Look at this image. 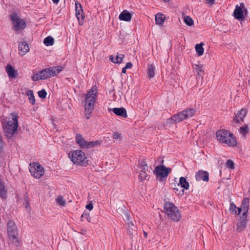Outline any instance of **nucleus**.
Here are the masks:
<instances>
[{
	"instance_id": "1",
	"label": "nucleus",
	"mask_w": 250,
	"mask_h": 250,
	"mask_svg": "<svg viewBox=\"0 0 250 250\" xmlns=\"http://www.w3.org/2000/svg\"><path fill=\"white\" fill-rule=\"evenodd\" d=\"M97 88L94 85L87 92L85 95L84 115L86 119H89L91 117L92 111H93L96 100L97 97Z\"/></svg>"
},
{
	"instance_id": "2",
	"label": "nucleus",
	"mask_w": 250,
	"mask_h": 250,
	"mask_svg": "<svg viewBox=\"0 0 250 250\" xmlns=\"http://www.w3.org/2000/svg\"><path fill=\"white\" fill-rule=\"evenodd\" d=\"M216 137L220 143L227 144L229 146L234 147L237 145L236 137L227 129L218 130L216 133Z\"/></svg>"
},
{
	"instance_id": "3",
	"label": "nucleus",
	"mask_w": 250,
	"mask_h": 250,
	"mask_svg": "<svg viewBox=\"0 0 250 250\" xmlns=\"http://www.w3.org/2000/svg\"><path fill=\"white\" fill-rule=\"evenodd\" d=\"M164 209L167 218L174 222L180 221L181 215L178 208L172 203L167 201L164 204Z\"/></svg>"
},
{
	"instance_id": "4",
	"label": "nucleus",
	"mask_w": 250,
	"mask_h": 250,
	"mask_svg": "<svg viewBox=\"0 0 250 250\" xmlns=\"http://www.w3.org/2000/svg\"><path fill=\"white\" fill-rule=\"evenodd\" d=\"M13 118L11 121L2 123V127L5 135L7 138L11 137L17 130L18 126V116L11 114Z\"/></svg>"
},
{
	"instance_id": "5",
	"label": "nucleus",
	"mask_w": 250,
	"mask_h": 250,
	"mask_svg": "<svg viewBox=\"0 0 250 250\" xmlns=\"http://www.w3.org/2000/svg\"><path fill=\"white\" fill-rule=\"evenodd\" d=\"M68 157L73 163L85 167L88 164V160L85 153L81 150H76L70 151L68 153Z\"/></svg>"
},
{
	"instance_id": "6",
	"label": "nucleus",
	"mask_w": 250,
	"mask_h": 250,
	"mask_svg": "<svg viewBox=\"0 0 250 250\" xmlns=\"http://www.w3.org/2000/svg\"><path fill=\"white\" fill-rule=\"evenodd\" d=\"M10 18L12 23L13 29L15 31L22 30L26 28V22L23 19L19 17L16 12H13L10 14Z\"/></svg>"
},
{
	"instance_id": "7",
	"label": "nucleus",
	"mask_w": 250,
	"mask_h": 250,
	"mask_svg": "<svg viewBox=\"0 0 250 250\" xmlns=\"http://www.w3.org/2000/svg\"><path fill=\"white\" fill-rule=\"evenodd\" d=\"M75 140L77 144H78L82 148H90L94 147L96 146H100L102 143L101 141L88 142L85 140L81 134L79 133L76 134Z\"/></svg>"
},
{
	"instance_id": "8",
	"label": "nucleus",
	"mask_w": 250,
	"mask_h": 250,
	"mask_svg": "<svg viewBox=\"0 0 250 250\" xmlns=\"http://www.w3.org/2000/svg\"><path fill=\"white\" fill-rule=\"evenodd\" d=\"M63 67L61 65L46 68L40 71L43 80L47 79L59 74L63 70Z\"/></svg>"
},
{
	"instance_id": "9",
	"label": "nucleus",
	"mask_w": 250,
	"mask_h": 250,
	"mask_svg": "<svg viewBox=\"0 0 250 250\" xmlns=\"http://www.w3.org/2000/svg\"><path fill=\"white\" fill-rule=\"evenodd\" d=\"M7 232L8 237L13 243L18 242V230L15 222L11 220L7 223Z\"/></svg>"
},
{
	"instance_id": "10",
	"label": "nucleus",
	"mask_w": 250,
	"mask_h": 250,
	"mask_svg": "<svg viewBox=\"0 0 250 250\" xmlns=\"http://www.w3.org/2000/svg\"><path fill=\"white\" fill-rule=\"evenodd\" d=\"M32 165L33 166H31V164L30 165L29 171L34 177L39 179L44 174V168L41 165L36 162L33 163Z\"/></svg>"
},
{
	"instance_id": "11",
	"label": "nucleus",
	"mask_w": 250,
	"mask_h": 250,
	"mask_svg": "<svg viewBox=\"0 0 250 250\" xmlns=\"http://www.w3.org/2000/svg\"><path fill=\"white\" fill-rule=\"evenodd\" d=\"M244 13L245 15H247L248 10L245 7L244 3L241 2L239 5L237 4L235 6L233 16L235 19L242 20L245 18Z\"/></svg>"
},
{
	"instance_id": "12",
	"label": "nucleus",
	"mask_w": 250,
	"mask_h": 250,
	"mask_svg": "<svg viewBox=\"0 0 250 250\" xmlns=\"http://www.w3.org/2000/svg\"><path fill=\"white\" fill-rule=\"evenodd\" d=\"M171 170L172 169L170 167H166L164 165H160L155 167L154 173L156 176L160 177V181H162V178L167 177Z\"/></svg>"
},
{
	"instance_id": "13",
	"label": "nucleus",
	"mask_w": 250,
	"mask_h": 250,
	"mask_svg": "<svg viewBox=\"0 0 250 250\" xmlns=\"http://www.w3.org/2000/svg\"><path fill=\"white\" fill-rule=\"evenodd\" d=\"M76 15L80 25H83L84 21L85 16L83 13L82 4L77 0L75 1Z\"/></svg>"
},
{
	"instance_id": "14",
	"label": "nucleus",
	"mask_w": 250,
	"mask_h": 250,
	"mask_svg": "<svg viewBox=\"0 0 250 250\" xmlns=\"http://www.w3.org/2000/svg\"><path fill=\"white\" fill-rule=\"evenodd\" d=\"M186 119H187L186 114L183 113V111H182L174 115L168 120L170 124H174L177 123H180Z\"/></svg>"
},
{
	"instance_id": "15",
	"label": "nucleus",
	"mask_w": 250,
	"mask_h": 250,
	"mask_svg": "<svg viewBox=\"0 0 250 250\" xmlns=\"http://www.w3.org/2000/svg\"><path fill=\"white\" fill-rule=\"evenodd\" d=\"M247 114V111L245 109H241L238 111L233 118V121L235 124H241V122H244V119Z\"/></svg>"
},
{
	"instance_id": "16",
	"label": "nucleus",
	"mask_w": 250,
	"mask_h": 250,
	"mask_svg": "<svg viewBox=\"0 0 250 250\" xmlns=\"http://www.w3.org/2000/svg\"><path fill=\"white\" fill-rule=\"evenodd\" d=\"M195 177L197 181L202 180L203 181L208 182L209 180L208 172L206 171H199L196 173Z\"/></svg>"
},
{
	"instance_id": "17",
	"label": "nucleus",
	"mask_w": 250,
	"mask_h": 250,
	"mask_svg": "<svg viewBox=\"0 0 250 250\" xmlns=\"http://www.w3.org/2000/svg\"><path fill=\"white\" fill-rule=\"evenodd\" d=\"M5 71L10 78H16L18 76L17 70L12 65L8 64L5 67Z\"/></svg>"
},
{
	"instance_id": "18",
	"label": "nucleus",
	"mask_w": 250,
	"mask_h": 250,
	"mask_svg": "<svg viewBox=\"0 0 250 250\" xmlns=\"http://www.w3.org/2000/svg\"><path fill=\"white\" fill-rule=\"evenodd\" d=\"M247 215L244 216L242 215L240 217V221L237 224V231L241 232L246 228V224L247 222Z\"/></svg>"
},
{
	"instance_id": "19",
	"label": "nucleus",
	"mask_w": 250,
	"mask_h": 250,
	"mask_svg": "<svg viewBox=\"0 0 250 250\" xmlns=\"http://www.w3.org/2000/svg\"><path fill=\"white\" fill-rule=\"evenodd\" d=\"M117 116L126 118L127 117L126 110L124 107H115L111 109Z\"/></svg>"
},
{
	"instance_id": "20",
	"label": "nucleus",
	"mask_w": 250,
	"mask_h": 250,
	"mask_svg": "<svg viewBox=\"0 0 250 250\" xmlns=\"http://www.w3.org/2000/svg\"><path fill=\"white\" fill-rule=\"evenodd\" d=\"M119 18L121 21H130L132 18V15L127 10H124L119 15Z\"/></svg>"
},
{
	"instance_id": "21",
	"label": "nucleus",
	"mask_w": 250,
	"mask_h": 250,
	"mask_svg": "<svg viewBox=\"0 0 250 250\" xmlns=\"http://www.w3.org/2000/svg\"><path fill=\"white\" fill-rule=\"evenodd\" d=\"M249 203H250V200L249 198H245L243 200L242 204H241V207L243 208V213L242 215L243 216L245 215H247V212H248V210L249 209Z\"/></svg>"
},
{
	"instance_id": "22",
	"label": "nucleus",
	"mask_w": 250,
	"mask_h": 250,
	"mask_svg": "<svg viewBox=\"0 0 250 250\" xmlns=\"http://www.w3.org/2000/svg\"><path fill=\"white\" fill-rule=\"evenodd\" d=\"M177 186H181V188L184 189L182 190L181 194H183L184 192V189H188L189 188V183L187 181L186 179L184 177H181L179 179V183L177 184Z\"/></svg>"
},
{
	"instance_id": "23",
	"label": "nucleus",
	"mask_w": 250,
	"mask_h": 250,
	"mask_svg": "<svg viewBox=\"0 0 250 250\" xmlns=\"http://www.w3.org/2000/svg\"><path fill=\"white\" fill-rule=\"evenodd\" d=\"M19 50L22 53L21 55H24L29 50L28 44L25 42H22L19 43L18 46Z\"/></svg>"
},
{
	"instance_id": "24",
	"label": "nucleus",
	"mask_w": 250,
	"mask_h": 250,
	"mask_svg": "<svg viewBox=\"0 0 250 250\" xmlns=\"http://www.w3.org/2000/svg\"><path fill=\"white\" fill-rule=\"evenodd\" d=\"M193 71L199 77H201L202 79H203L202 72H204V71L203 70V66L201 64H194L193 65Z\"/></svg>"
},
{
	"instance_id": "25",
	"label": "nucleus",
	"mask_w": 250,
	"mask_h": 250,
	"mask_svg": "<svg viewBox=\"0 0 250 250\" xmlns=\"http://www.w3.org/2000/svg\"><path fill=\"white\" fill-rule=\"evenodd\" d=\"M147 73L149 79L154 77L155 75V66L153 64H147Z\"/></svg>"
},
{
	"instance_id": "26",
	"label": "nucleus",
	"mask_w": 250,
	"mask_h": 250,
	"mask_svg": "<svg viewBox=\"0 0 250 250\" xmlns=\"http://www.w3.org/2000/svg\"><path fill=\"white\" fill-rule=\"evenodd\" d=\"M165 16L161 13H159L155 15V21L157 24H162L165 20Z\"/></svg>"
},
{
	"instance_id": "27",
	"label": "nucleus",
	"mask_w": 250,
	"mask_h": 250,
	"mask_svg": "<svg viewBox=\"0 0 250 250\" xmlns=\"http://www.w3.org/2000/svg\"><path fill=\"white\" fill-rule=\"evenodd\" d=\"M239 132L241 135H242V137L244 139L246 138L247 134L249 132V129L248 126V125L245 124L244 126H242L240 127L239 129Z\"/></svg>"
},
{
	"instance_id": "28",
	"label": "nucleus",
	"mask_w": 250,
	"mask_h": 250,
	"mask_svg": "<svg viewBox=\"0 0 250 250\" xmlns=\"http://www.w3.org/2000/svg\"><path fill=\"white\" fill-rule=\"evenodd\" d=\"M204 43L203 42H201L200 43H198L196 44L195 45V50L198 56H202L204 54V49L203 47Z\"/></svg>"
},
{
	"instance_id": "29",
	"label": "nucleus",
	"mask_w": 250,
	"mask_h": 250,
	"mask_svg": "<svg viewBox=\"0 0 250 250\" xmlns=\"http://www.w3.org/2000/svg\"><path fill=\"white\" fill-rule=\"evenodd\" d=\"M26 94L29 97V100L31 104L32 105L35 104L36 101L33 91L32 90H28L26 92Z\"/></svg>"
},
{
	"instance_id": "30",
	"label": "nucleus",
	"mask_w": 250,
	"mask_h": 250,
	"mask_svg": "<svg viewBox=\"0 0 250 250\" xmlns=\"http://www.w3.org/2000/svg\"><path fill=\"white\" fill-rule=\"evenodd\" d=\"M183 111V113L186 114L187 119L192 117L195 113V109L193 108H187Z\"/></svg>"
},
{
	"instance_id": "31",
	"label": "nucleus",
	"mask_w": 250,
	"mask_h": 250,
	"mask_svg": "<svg viewBox=\"0 0 250 250\" xmlns=\"http://www.w3.org/2000/svg\"><path fill=\"white\" fill-rule=\"evenodd\" d=\"M54 42V40L51 36L46 37L43 41V43L46 46H51Z\"/></svg>"
},
{
	"instance_id": "32",
	"label": "nucleus",
	"mask_w": 250,
	"mask_h": 250,
	"mask_svg": "<svg viewBox=\"0 0 250 250\" xmlns=\"http://www.w3.org/2000/svg\"><path fill=\"white\" fill-rule=\"evenodd\" d=\"M237 207L233 203H231L230 204V206L229 208V211L232 214H237V211L236 210Z\"/></svg>"
},
{
	"instance_id": "33",
	"label": "nucleus",
	"mask_w": 250,
	"mask_h": 250,
	"mask_svg": "<svg viewBox=\"0 0 250 250\" xmlns=\"http://www.w3.org/2000/svg\"><path fill=\"white\" fill-rule=\"evenodd\" d=\"M184 21L185 23L188 26H191L194 24V21L192 19L188 16L185 17Z\"/></svg>"
},
{
	"instance_id": "34",
	"label": "nucleus",
	"mask_w": 250,
	"mask_h": 250,
	"mask_svg": "<svg viewBox=\"0 0 250 250\" xmlns=\"http://www.w3.org/2000/svg\"><path fill=\"white\" fill-rule=\"evenodd\" d=\"M32 80L33 81H37L39 80H43V78L42 76V75L40 74V71H39L36 74L33 75V76L32 77Z\"/></svg>"
},
{
	"instance_id": "35",
	"label": "nucleus",
	"mask_w": 250,
	"mask_h": 250,
	"mask_svg": "<svg viewBox=\"0 0 250 250\" xmlns=\"http://www.w3.org/2000/svg\"><path fill=\"white\" fill-rule=\"evenodd\" d=\"M32 80L33 81H37L39 80H43V78L42 76V75L40 74V71H39L36 74L33 75V76L32 77Z\"/></svg>"
},
{
	"instance_id": "36",
	"label": "nucleus",
	"mask_w": 250,
	"mask_h": 250,
	"mask_svg": "<svg viewBox=\"0 0 250 250\" xmlns=\"http://www.w3.org/2000/svg\"><path fill=\"white\" fill-rule=\"evenodd\" d=\"M125 56L124 54H120L117 55L116 58H115V62H114V63H121L123 60V58H124Z\"/></svg>"
},
{
	"instance_id": "37",
	"label": "nucleus",
	"mask_w": 250,
	"mask_h": 250,
	"mask_svg": "<svg viewBox=\"0 0 250 250\" xmlns=\"http://www.w3.org/2000/svg\"><path fill=\"white\" fill-rule=\"evenodd\" d=\"M83 218H85L88 222H90L91 218L89 215V213L85 211L83 213L81 216V220L83 221Z\"/></svg>"
},
{
	"instance_id": "38",
	"label": "nucleus",
	"mask_w": 250,
	"mask_h": 250,
	"mask_svg": "<svg viewBox=\"0 0 250 250\" xmlns=\"http://www.w3.org/2000/svg\"><path fill=\"white\" fill-rule=\"evenodd\" d=\"M38 95L40 98L45 99L47 95V92L45 89H42L38 92Z\"/></svg>"
},
{
	"instance_id": "39",
	"label": "nucleus",
	"mask_w": 250,
	"mask_h": 250,
	"mask_svg": "<svg viewBox=\"0 0 250 250\" xmlns=\"http://www.w3.org/2000/svg\"><path fill=\"white\" fill-rule=\"evenodd\" d=\"M226 166L230 168V169H234V163L231 160H228L226 162Z\"/></svg>"
},
{
	"instance_id": "40",
	"label": "nucleus",
	"mask_w": 250,
	"mask_h": 250,
	"mask_svg": "<svg viewBox=\"0 0 250 250\" xmlns=\"http://www.w3.org/2000/svg\"><path fill=\"white\" fill-rule=\"evenodd\" d=\"M57 203L61 206H64L65 205V201L64 200L63 197L59 196L57 199Z\"/></svg>"
},
{
	"instance_id": "41",
	"label": "nucleus",
	"mask_w": 250,
	"mask_h": 250,
	"mask_svg": "<svg viewBox=\"0 0 250 250\" xmlns=\"http://www.w3.org/2000/svg\"><path fill=\"white\" fill-rule=\"evenodd\" d=\"M147 176V173L146 172L141 171L140 175L139 176V179L142 181L146 179V177Z\"/></svg>"
},
{
	"instance_id": "42",
	"label": "nucleus",
	"mask_w": 250,
	"mask_h": 250,
	"mask_svg": "<svg viewBox=\"0 0 250 250\" xmlns=\"http://www.w3.org/2000/svg\"><path fill=\"white\" fill-rule=\"evenodd\" d=\"M121 138V134L119 132H115L113 134L112 138L114 139H118Z\"/></svg>"
},
{
	"instance_id": "43",
	"label": "nucleus",
	"mask_w": 250,
	"mask_h": 250,
	"mask_svg": "<svg viewBox=\"0 0 250 250\" xmlns=\"http://www.w3.org/2000/svg\"><path fill=\"white\" fill-rule=\"evenodd\" d=\"M147 166L146 161L144 160H142L140 162H139V167L140 168L142 167Z\"/></svg>"
},
{
	"instance_id": "44",
	"label": "nucleus",
	"mask_w": 250,
	"mask_h": 250,
	"mask_svg": "<svg viewBox=\"0 0 250 250\" xmlns=\"http://www.w3.org/2000/svg\"><path fill=\"white\" fill-rule=\"evenodd\" d=\"M128 228L131 229L132 230H135L136 229L135 226L133 224L132 222H130V223H128Z\"/></svg>"
},
{
	"instance_id": "45",
	"label": "nucleus",
	"mask_w": 250,
	"mask_h": 250,
	"mask_svg": "<svg viewBox=\"0 0 250 250\" xmlns=\"http://www.w3.org/2000/svg\"><path fill=\"white\" fill-rule=\"evenodd\" d=\"M93 204L91 203H89L88 204H87L86 206V208L89 210H92L93 209Z\"/></svg>"
},
{
	"instance_id": "46",
	"label": "nucleus",
	"mask_w": 250,
	"mask_h": 250,
	"mask_svg": "<svg viewBox=\"0 0 250 250\" xmlns=\"http://www.w3.org/2000/svg\"><path fill=\"white\" fill-rule=\"evenodd\" d=\"M132 67V63L131 62H127L125 67L126 69L131 68Z\"/></svg>"
},
{
	"instance_id": "47",
	"label": "nucleus",
	"mask_w": 250,
	"mask_h": 250,
	"mask_svg": "<svg viewBox=\"0 0 250 250\" xmlns=\"http://www.w3.org/2000/svg\"><path fill=\"white\" fill-rule=\"evenodd\" d=\"M206 1V3L212 5L214 3L215 0H205Z\"/></svg>"
},
{
	"instance_id": "48",
	"label": "nucleus",
	"mask_w": 250,
	"mask_h": 250,
	"mask_svg": "<svg viewBox=\"0 0 250 250\" xmlns=\"http://www.w3.org/2000/svg\"><path fill=\"white\" fill-rule=\"evenodd\" d=\"M236 210L237 211V213L236 215L240 214L241 212L243 211V208H242L241 207L240 208H237Z\"/></svg>"
},
{
	"instance_id": "49",
	"label": "nucleus",
	"mask_w": 250,
	"mask_h": 250,
	"mask_svg": "<svg viewBox=\"0 0 250 250\" xmlns=\"http://www.w3.org/2000/svg\"><path fill=\"white\" fill-rule=\"evenodd\" d=\"M125 219L127 220V219H131V217H130V215L129 214H128V213L127 212H125Z\"/></svg>"
},
{
	"instance_id": "50",
	"label": "nucleus",
	"mask_w": 250,
	"mask_h": 250,
	"mask_svg": "<svg viewBox=\"0 0 250 250\" xmlns=\"http://www.w3.org/2000/svg\"><path fill=\"white\" fill-rule=\"evenodd\" d=\"M148 168V167L147 166H146V167H142V168H141V171H143V172H146V171H147Z\"/></svg>"
},
{
	"instance_id": "51",
	"label": "nucleus",
	"mask_w": 250,
	"mask_h": 250,
	"mask_svg": "<svg viewBox=\"0 0 250 250\" xmlns=\"http://www.w3.org/2000/svg\"><path fill=\"white\" fill-rule=\"evenodd\" d=\"M109 60L110 61H111L113 62H115V58H114L113 55H111L110 56Z\"/></svg>"
},
{
	"instance_id": "52",
	"label": "nucleus",
	"mask_w": 250,
	"mask_h": 250,
	"mask_svg": "<svg viewBox=\"0 0 250 250\" xmlns=\"http://www.w3.org/2000/svg\"><path fill=\"white\" fill-rule=\"evenodd\" d=\"M25 202L26 203V202H29L28 197V196H27V194H26L25 195Z\"/></svg>"
},
{
	"instance_id": "53",
	"label": "nucleus",
	"mask_w": 250,
	"mask_h": 250,
	"mask_svg": "<svg viewBox=\"0 0 250 250\" xmlns=\"http://www.w3.org/2000/svg\"><path fill=\"white\" fill-rule=\"evenodd\" d=\"M173 189L174 190V192L175 193H177V192L178 191L179 189L176 187H172Z\"/></svg>"
},
{
	"instance_id": "54",
	"label": "nucleus",
	"mask_w": 250,
	"mask_h": 250,
	"mask_svg": "<svg viewBox=\"0 0 250 250\" xmlns=\"http://www.w3.org/2000/svg\"><path fill=\"white\" fill-rule=\"evenodd\" d=\"M126 68L125 67L122 68V73H126Z\"/></svg>"
},
{
	"instance_id": "55",
	"label": "nucleus",
	"mask_w": 250,
	"mask_h": 250,
	"mask_svg": "<svg viewBox=\"0 0 250 250\" xmlns=\"http://www.w3.org/2000/svg\"><path fill=\"white\" fill-rule=\"evenodd\" d=\"M52 0L53 2V3L55 4H57L60 1V0Z\"/></svg>"
},
{
	"instance_id": "56",
	"label": "nucleus",
	"mask_w": 250,
	"mask_h": 250,
	"mask_svg": "<svg viewBox=\"0 0 250 250\" xmlns=\"http://www.w3.org/2000/svg\"><path fill=\"white\" fill-rule=\"evenodd\" d=\"M125 221H126V223L128 224V223H130V222H132L131 221V219H127V220H125Z\"/></svg>"
},
{
	"instance_id": "57",
	"label": "nucleus",
	"mask_w": 250,
	"mask_h": 250,
	"mask_svg": "<svg viewBox=\"0 0 250 250\" xmlns=\"http://www.w3.org/2000/svg\"><path fill=\"white\" fill-rule=\"evenodd\" d=\"M28 207H29V202H26V205H25V208H28Z\"/></svg>"
},
{
	"instance_id": "58",
	"label": "nucleus",
	"mask_w": 250,
	"mask_h": 250,
	"mask_svg": "<svg viewBox=\"0 0 250 250\" xmlns=\"http://www.w3.org/2000/svg\"><path fill=\"white\" fill-rule=\"evenodd\" d=\"M171 187H172H172H176V184H175V183H172V184H171Z\"/></svg>"
},
{
	"instance_id": "59",
	"label": "nucleus",
	"mask_w": 250,
	"mask_h": 250,
	"mask_svg": "<svg viewBox=\"0 0 250 250\" xmlns=\"http://www.w3.org/2000/svg\"><path fill=\"white\" fill-rule=\"evenodd\" d=\"M81 230H82V232H81V233L82 234H84V233L85 232V230L84 229H81Z\"/></svg>"
},
{
	"instance_id": "60",
	"label": "nucleus",
	"mask_w": 250,
	"mask_h": 250,
	"mask_svg": "<svg viewBox=\"0 0 250 250\" xmlns=\"http://www.w3.org/2000/svg\"><path fill=\"white\" fill-rule=\"evenodd\" d=\"M144 235H145V236H146V237L147 236V233H146V232H144Z\"/></svg>"
},
{
	"instance_id": "61",
	"label": "nucleus",
	"mask_w": 250,
	"mask_h": 250,
	"mask_svg": "<svg viewBox=\"0 0 250 250\" xmlns=\"http://www.w3.org/2000/svg\"><path fill=\"white\" fill-rule=\"evenodd\" d=\"M248 83L249 85L250 86V79L248 80Z\"/></svg>"
}]
</instances>
